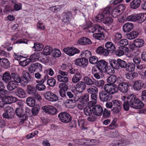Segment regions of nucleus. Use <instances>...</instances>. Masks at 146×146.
<instances>
[{"mask_svg":"<svg viewBox=\"0 0 146 146\" xmlns=\"http://www.w3.org/2000/svg\"><path fill=\"white\" fill-rule=\"evenodd\" d=\"M90 26H89L88 31L90 32L93 33L94 32H97L93 34V36L95 38L99 40H102L104 38V35L103 32L101 31V30L102 29V28L99 25L96 24L92 26L93 23H90Z\"/></svg>","mask_w":146,"mask_h":146,"instance_id":"obj_1","label":"nucleus"},{"mask_svg":"<svg viewBox=\"0 0 146 146\" xmlns=\"http://www.w3.org/2000/svg\"><path fill=\"white\" fill-rule=\"evenodd\" d=\"M130 104V106L135 109H140L144 106V104L141 100L137 98L134 95L131 94L129 95L127 98Z\"/></svg>","mask_w":146,"mask_h":146,"instance_id":"obj_2","label":"nucleus"},{"mask_svg":"<svg viewBox=\"0 0 146 146\" xmlns=\"http://www.w3.org/2000/svg\"><path fill=\"white\" fill-rule=\"evenodd\" d=\"M127 19L129 21L135 22L138 21L139 23H141L144 21L146 19V16L142 13L134 14L128 16Z\"/></svg>","mask_w":146,"mask_h":146,"instance_id":"obj_3","label":"nucleus"},{"mask_svg":"<svg viewBox=\"0 0 146 146\" xmlns=\"http://www.w3.org/2000/svg\"><path fill=\"white\" fill-rule=\"evenodd\" d=\"M60 120L62 122L68 123L72 119L70 115L66 112H62L58 115Z\"/></svg>","mask_w":146,"mask_h":146,"instance_id":"obj_4","label":"nucleus"},{"mask_svg":"<svg viewBox=\"0 0 146 146\" xmlns=\"http://www.w3.org/2000/svg\"><path fill=\"white\" fill-rule=\"evenodd\" d=\"M100 100L103 102H108L112 98V96L104 90L100 92L99 93Z\"/></svg>","mask_w":146,"mask_h":146,"instance_id":"obj_5","label":"nucleus"},{"mask_svg":"<svg viewBox=\"0 0 146 146\" xmlns=\"http://www.w3.org/2000/svg\"><path fill=\"white\" fill-rule=\"evenodd\" d=\"M104 91L110 94L111 95L117 92V86L115 85H113L109 84H106L104 86Z\"/></svg>","mask_w":146,"mask_h":146,"instance_id":"obj_6","label":"nucleus"},{"mask_svg":"<svg viewBox=\"0 0 146 146\" xmlns=\"http://www.w3.org/2000/svg\"><path fill=\"white\" fill-rule=\"evenodd\" d=\"M44 98L50 102H56L58 100L57 96L53 93L48 91L45 92L44 94Z\"/></svg>","mask_w":146,"mask_h":146,"instance_id":"obj_7","label":"nucleus"},{"mask_svg":"<svg viewBox=\"0 0 146 146\" xmlns=\"http://www.w3.org/2000/svg\"><path fill=\"white\" fill-rule=\"evenodd\" d=\"M113 109L111 111L115 113H119L121 110L122 103L121 102L117 100H113Z\"/></svg>","mask_w":146,"mask_h":146,"instance_id":"obj_8","label":"nucleus"},{"mask_svg":"<svg viewBox=\"0 0 146 146\" xmlns=\"http://www.w3.org/2000/svg\"><path fill=\"white\" fill-rule=\"evenodd\" d=\"M42 66L38 63H33L28 68L29 72L31 73H33L35 71H40L42 70Z\"/></svg>","mask_w":146,"mask_h":146,"instance_id":"obj_9","label":"nucleus"},{"mask_svg":"<svg viewBox=\"0 0 146 146\" xmlns=\"http://www.w3.org/2000/svg\"><path fill=\"white\" fill-rule=\"evenodd\" d=\"M5 110V112L3 115V117L4 118H11L14 117L15 115L14 110L11 107L7 106Z\"/></svg>","mask_w":146,"mask_h":146,"instance_id":"obj_10","label":"nucleus"},{"mask_svg":"<svg viewBox=\"0 0 146 146\" xmlns=\"http://www.w3.org/2000/svg\"><path fill=\"white\" fill-rule=\"evenodd\" d=\"M63 51L67 55L70 56L74 55V54L79 53L80 51L74 47H67L63 49Z\"/></svg>","mask_w":146,"mask_h":146,"instance_id":"obj_11","label":"nucleus"},{"mask_svg":"<svg viewBox=\"0 0 146 146\" xmlns=\"http://www.w3.org/2000/svg\"><path fill=\"white\" fill-rule=\"evenodd\" d=\"M74 64L77 66L84 68L88 65V61L87 59L81 57L80 58L76 59L75 61Z\"/></svg>","mask_w":146,"mask_h":146,"instance_id":"obj_12","label":"nucleus"},{"mask_svg":"<svg viewBox=\"0 0 146 146\" xmlns=\"http://www.w3.org/2000/svg\"><path fill=\"white\" fill-rule=\"evenodd\" d=\"M42 109L46 113L51 115H55L57 113L56 109L51 105H46L42 106Z\"/></svg>","mask_w":146,"mask_h":146,"instance_id":"obj_13","label":"nucleus"},{"mask_svg":"<svg viewBox=\"0 0 146 146\" xmlns=\"http://www.w3.org/2000/svg\"><path fill=\"white\" fill-rule=\"evenodd\" d=\"M93 106L92 110L94 115L99 116L102 114L103 110L102 107L100 105H96Z\"/></svg>","mask_w":146,"mask_h":146,"instance_id":"obj_14","label":"nucleus"},{"mask_svg":"<svg viewBox=\"0 0 146 146\" xmlns=\"http://www.w3.org/2000/svg\"><path fill=\"white\" fill-rule=\"evenodd\" d=\"M22 77L26 80L24 82L23 86H25L29 82H31L33 80V77L31 75L29 72L23 71L22 72Z\"/></svg>","mask_w":146,"mask_h":146,"instance_id":"obj_15","label":"nucleus"},{"mask_svg":"<svg viewBox=\"0 0 146 146\" xmlns=\"http://www.w3.org/2000/svg\"><path fill=\"white\" fill-rule=\"evenodd\" d=\"M144 85L141 80H136L133 82L132 87L134 90L139 91L143 88Z\"/></svg>","mask_w":146,"mask_h":146,"instance_id":"obj_16","label":"nucleus"},{"mask_svg":"<svg viewBox=\"0 0 146 146\" xmlns=\"http://www.w3.org/2000/svg\"><path fill=\"white\" fill-rule=\"evenodd\" d=\"M117 92L119 90L121 92L123 93H126L129 88V83L125 82L122 84L121 85L117 86Z\"/></svg>","mask_w":146,"mask_h":146,"instance_id":"obj_17","label":"nucleus"},{"mask_svg":"<svg viewBox=\"0 0 146 146\" xmlns=\"http://www.w3.org/2000/svg\"><path fill=\"white\" fill-rule=\"evenodd\" d=\"M97 65V69L100 71V72H102L104 70L105 67L108 65V63L104 60H100L98 61Z\"/></svg>","mask_w":146,"mask_h":146,"instance_id":"obj_18","label":"nucleus"},{"mask_svg":"<svg viewBox=\"0 0 146 146\" xmlns=\"http://www.w3.org/2000/svg\"><path fill=\"white\" fill-rule=\"evenodd\" d=\"M17 83L13 81H9L7 86V89L10 91H15L18 87Z\"/></svg>","mask_w":146,"mask_h":146,"instance_id":"obj_19","label":"nucleus"},{"mask_svg":"<svg viewBox=\"0 0 146 146\" xmlns=\"http://www.w3.org/2000/svg\"><path fill=\"white\" fill-rule=\"evenodd\" d=\"M72 16V13L70 11H68L66 13L64 12L62 14V22L65 24L69 22L70 18Z\"/></svg>","mask_w":146,"mask_h":146,"instance_id":"obj_20","label":"nucleus"},{"mask_svg":"<svg viewBox=\"0 0 146 146\" xmlns=\"http://www.w3.org/2000/svg\"><path fill=\"white\" fill-rule=\"evenodd\" d=\"M105 47L106 48V50H107L109 53H113L115 50L116 48L114 44L111 42H107L105 45Z\"/></svg>","mask_w":146,"mask_h":146,"instance_id":"obj_21","label":"nucleus"},{"mask_svg":"<svg viewBox=\"0 0 146 146\" xmlns=\"http://www.w3.org/2000/svg\"><path fill=\"white\" fill-rule=\"evenodd\" d=\"M78 43L80 44L86 45L91 44L92 42L89 38L86 37H82L78 40Z\"/></svg>","mask_w":146,"mask_h":146,"instance_id":"obj_22","label":"nucleus"},{"mask_svg":"<svg viewBox=\"0 0 146 146\" xmlns=\"http://www.w3.org/2000/svg\"><path fill=\"white\" fill-rule=\"evenodd\" d=\"M82 77V72L77 71L73 76L72 79V81L74 83H76L81 79Z\"/></svg>","mask_w":146,"mask_h":146,"instance_id":"obj_23","label":"nucleus"},{"mask_svg":"<svg viewBox=\"0 0 146 146\" xmlns=\"http://www.w3.org/2000/svg\"><path fill=\"white\" fill-rule=\"evenodd\" d=\"M15 113L17 115L21 117H23L25 118H23L22 119V122H24L25 120H26V117L25 115V114L23 110L21 108H17L15 110Z\"/></svg>","mask_w":146,"mask_h":146,"instance_id":"obj_24","label":"nucleus"},{"mask_svg":"<svg viewBox=\"0 0 146 146\" xmlns=\"http://www.w3.org/2000/svg\"><path fill=\"white\" fill-rule=\"evenodd\" d=\"M93 104L92 102H90L88 106H87L84 109V112L85 114L87 116L91 115L92 113V110L91 108L93 107Z\"/></svg>","mask_w":146,"mask_h":146,"instance_id":"obj_25","label":"nucleus"},{"mask_svg":"<svg viewBox=\"0 0 146 146\" xmlns=\"http://www.w3.org/2000/svg\"><path fill=\"white\" fill-rule=\"evenodd\" d=\"M141 0H133L129 5L130 7L132 9H136L138 8L140 6Z\"/></svg>","mask_w":146,"mask_h":146,"instance_id":"obj_26","label":"nucleus"},{"mask_svg":"<svg viewBox=\"0 0 146 146\" xmlns=\"http://www.w3.org/2000/svg\"><path fill=\"white\" fill-rule=\"evenodd\" d=\"M11 80L17 83H22L23 81L21 80V79L19 75L16 72H11Z\"/></svg>","mask_w":146,"mask_h":146,"instance_id":"obj_27","label":"nucleus"},{"mask_svg":"<svg viewBox=\"0 0 146 146\" xmlns=\"http://www.w3.org/2000/svg\"><path fill=\"white\" fill-rule=\"evenodd\" d=\"M96 52L98 54L106 56H108L109 54L108 50L102 46L98 47L96 50Z\"/></svg>","mask_w":146,"mask_h":146,"instance_id":"obj_28","label":"nucleus"},{"mask_svg":"<svg viewBox=\"0 0 146 146\" xmlns=\"http://www.w3.org/2000/svg\"><path fill=\"white\" fill-rule=\"evenodd\" d=\"M86 85L83 81L79 82L76 86V90L79 92H81L83 91L86 87Z\"/></svg>","mask_w":146,"mask_h":146,"instance_id":"obj_29","label":"nucleus"},{"mask_svg":"<svg viewBox=\"0 0 146 146\" xmlns=\"http://www.w3.org/2000/svg\"><path fill=\"white\" fill-rule=\"evenodd\" d=\"M15 91L16 94L18 97L23 98L25 97L26 93L24 90L21 88L18 87Z\"/></svg>","mask_w":146,"mask_h":146,"instance_id":"obj_30","label":"nucleus"},{"mask_svg":"<svg viewBox=\"0 0 146 146\" xmlns=\"http://www.w3.org/2000/svg\"><path fill=\"white\" fill-rule=\"evenodd\" d=\"M17 100V98L12 96H5L3 99V101L5 102L6 104H9L13 102H15Z\"/></svg>","mask_w":146,"mask_h":146,"instance_id":"obj_31","label":"nucleus"},{"mask_svg":"<svg viewBox=\"0 0 146 146\" xmlns=\"http://www.w3.org/2000/svg\"><path fill=\"white\" fill-rule=\"evenodd\" d=\"M133 27V25L131 23H128L125 24L123 27V31L126 33L130 31Z\"/></svg>","mask_w":146,"mask_h":146,"instance_id":"obj_32","label":"nucleus"},{"mask_svg":"<svg viewBox=\"0 0 146 146\" xmlns=\"http://www.w3.org/2000/svg\"><path fill=\"white\" fill-rule=\"evenodd\" d=\"M109 61L110 65L113 69H119L118 59L117 60L114 59H111L109 60Z\"/></svg>","mask_w":146,"mask_h":146,"instance_id":"obj_33","label":"nucleus"},{"mask_svg":"<svg viewBox=\"0 0 146 146\" xmlns=\"http://www.w3.org/2000/svg\"><path fill=\"white\" fill-rule=\"evenodd\" d=\"M0 64L5 68H8L10 66V63L9 60L5 58L1 59Z\"/></svg>","mask_w":146,"mask_h":146,"instance_id":"obj_34","label":"nucleus"},{"mask_svg":"<svg viewBox=\"0 0 146 146\" xmlns=\"http://www.w3.org/2000/svg\"><path fill=\"white\" fill-rule=\"evenodd\" d=\"M27 91L28 94L34 95L36 91V87L31 85H28L27 87Z\"/></svg>","mask_w":146,"mask_h":146,"instance_id":"obj_35","label":"nucleus"},{"mask_svg":"<svg viewBox=\"0 0 146 146\" xmlns=\"http://www.w3.org/2000/svg\"><path fill=\"white\" fill-rule=\"evenodd\" d=\"M117 80V76L112 74L108 76L107 79V81L109 84L113 85L116 82Z\"/></svg>","mask_w":146,"mask_h":146,"instance_id":"obj_36","label":"nucleus"},{"mask_svg":"<svg viewBox=\"0 0 146 146\" xmlns=\"http://www.w3.org/2000/svg\"><path fill=\"white\" fill-rule=\"evenodd\" d=\"M104 70H105L104 71V74L105 75H107V76H108V75L109 76L114 73L115 72L114 70L109 66H107Z\"/></svg>","mask_w":146,"mask_h":146,"instance_id":"obj_37","label":"nucleus"},{"mask_svg":"<svg viewBox=\"0 0 146 146\" xmlns=\"http://www.w3.org/2000/svg\"><path fill=\"white\" fill-rule=\"evenodd\" d=\"M144 42L142 39H137L135 40L134 44L132 46H135L137 48H139L142 47L143 45Z\"/></svg>","mask_w":146,"mask_h":146,"instance_id":"obj_38","label":"nucleus"},{"mask_svg":"<svg viewBox=\"0 0 146 146\" xmlns=\"http://www.w3.org/2000/svg\"><path fill=\"white\" fill-rule=\"evenodd\" d=\"M2 79L6 83L9 82L11 80V74L9 72H5L3 74Z\"/></svg>","mask_w":146,"mask_h":146,"instance_id":"obj_39","label":"nucleus"},{"mask_svg":"<svg viewBox=\"0 0 146 146\" xmlns=\"http://www.w3.org/2000/svg\"><path fill=\"white\" fill-rule=\"evenodd\" d=\"M125 75L126 78L129 80H132L134 78H136L138 76V74L136 72H128L125 74Z\"/></svg>","mask_w":146,"mask_h":146,"instance_id":"obj_40","label":"nucleus"},{"mask_svg":"<svg viewBox=\"0 0 146 146\" xmlns=\"http://www.w3.org/2000/svg\"><path fill=\"white\" fill-rule=\"evenodd\" d=\"M84 82L87 85L91 86L94 84L95 81L88 76H85L83 78Z\"/></svg>","mask_w":146,"mask_h":146,"instance_id":"obj_41","label":"nucleus"},{"mask_svg":"<svg viewBox=\"0 0 146 146\" xmlns=\"http://www.w3.org/2000/svg\"><path fill=\"white\" fill-rule=\"evenodd\" d=\"M135 68V65L133 63H127L125 67L126 70L129 72H132L133 71Z\"/></svg>","mask_w":146,"mask_h":146,"instance_id":"obj_42","label":"nucleus"},{"mask_svg":"<svg viewBox=\"0 0 146 146\" xmlns=\"http://www.w3.org/2000/svg\"><path fill=\"white\" fill-rule=\"evenodd\" d=\"M91 53L89 50H86L81 52L80 54V56L81 57L87 59L91 57Z\"/></svg>","mask_w":146,"mask_h":146,"instance_id":"obj_43","label":"nucleus"},{"mask_svg":"<svg viewBox=\"0 0 146 146\" xmlns=\"http://www.w3.org/2000/svg\"><path fill=\"white\" fill-rule=\"evenodd\" d=\"M98 90L97 87L95 86H92L87 88L88 92L90 94L94 93H98Z\"/></svg>","mask_w":146,"mask_h":146,"instance_id":"obj_44","label":"nucleus"},{"mask_svg":"<svg viewBox=\"0 0 146 146\" xmlns=\"http://www.w3.org/2000/svg\"><path fill=\"white\" fill-rule=\"evenodd\" d=\"M27 104L29 106L33 107L35 104V100L31 97H28L26 100Z\"/></svg>","mask_w":146,"mask_h":146,"instance_id":"obj_45","label":"nucleus"},{"mask_svg":"<svg viewBox=\"0 0 146 146\" xmlns=\"http://www.w3.org/2000/svg\"><path fill=\"white\" fill-rule=\"evenodd\" d=\"M139 35V33L137 31H133L127 34L128 38L130 40L136 38Z\"/></svg>","mask_w":146,"mask_h":146,"instance_id":"obj_46","label":"nucleus"},{"mask_svg":"<svg viewBox=\"0 0 146 146\" xmlns=\"http://www.w3.org/2000/svg\"><path fill=\"white\" fill-rule=\"evenodd\" d=\"M44 47L43 45L39 42H34V46L33 48L35 49V51H40L42 50Z\"/></svg>","mask_w":146,"mask_h":146,"instance_id":"obj_47","label":"nucleus"},{"mask_svg":"<svg viewBox=\"0 0 146 146\" xmlns=\"http://www.w3.org/2000/svg\"><path fill=\"white\" fill-rule=\"evenodd\" d=\"M113 146H126V143L124 141L116 140L113 141Z\"/></svg>","mask_w":146,"mask_h":146,"instance_id":"obj_48","label":"nucleus"},{"mask_svg":"<svg viewBox=\"0 0 146 146\" xmlns=\"http://www.w3.org/2000/svg\"><path fill=\"white\" fill-rule=\"evenodd\" d=\"M78 99L80 102H83L84 104H85V102L86 103L89 100V95L87 94H85Z\"/></svg>","mask_w":146,"mask_h":146,"instance_id":"obj_49","label":"nucleus"},{"mask_svg":"<svg viewBox=\"0 0 146 146\" xmlns=\"http://www.w3.org/2000/svg\"><path fill=\"white\" fill-rule=\"evenodd\" d=\"M52 51V48L49 46H47L44 48L43 53L45 55H50Z\"/></svg>","mask_w":146,"mask_h":146,"instance_id":"obj_50","label":"nucleus"},{"mask_svg":"<svg viewBox=\"0 0 146 146\" xmlns=\"http://www.w3.org/2000/svg\"><path fill=\"white\" fill-rule=\"evenodd\" d=\"M128 43V40L126 39H124L120 40L117 43L118 45L120 46L119 47V48L121 49L122 47L127 46Z\"/></svg>","mask_w":146,"mask_h":146,"instance_id":"obj_51","label":"nucleus"},{"mask_svg":"<svg viewBox=\"0 0 146 146\" xmlns=\"http://www.w3.org/2000/svg\"><path fill=\"white\" fill-rule=\"evenodd\" d=\"M52 54L53 56L55 58H58L61 55V52L60 50L56 48L52 50Z\"/></svg>","mask_w":146,"mask_h":146,"instance_id":"obj_52","label":"nucleus"},{"mask_svg":"<svg viewBox=\"0 0 146 146\" xmlns=\"http://www.w3.org/2000/svg\"><path fill=\"white\" fill-rule=\"evenodd\" d=\"M122 38V36L121 33H117L114 36L113 40L115 43H118V42Z\"/></svg>","mask_w":146,"mask_h":146,"instance_id":"obj_53","label":"nucleus"},{"mask_svg":"<svg viewBox=\"0 0 146 146\" xmlns=\"http://www.w3.org/2000/svg\"><path fill=\"white\" fill-rule=\"evenodd\" d=\"M58 80L60 82H63L64 83H67L68 82V78L66 77L60 75H58L57 76Z\"/></svg>","mask_w":146,"mask_h":146,"instance_id":"obj_54","label":"nucleus"},{"mask_svg":"<svg viewBox=\"0 0 146 146\" xmlns=\"http://www.w3.org/2000/svg\"><path fill=\"white\" fill-rule=\"evenodd\" d=\"M113 21V20L111 17L105 18L103 20V23L105 24L110 25L111 24Z\"/></svg>","mask_w":146,"mask_h":146,"instance_id":"obj_55","label":"nucleus"},{"mask_svg":"<svg viewBox=\"0 0 146 146\" xmlns=\"http://www.w3.org/2000/svg\"><path fill=\"white\" fill-rule=\"evenodd\" d=\"M111 11V9L110 7H107L104 9L102 13L103 15H104L105 17L106 16L110 14Z\"/></svg>","mask_w":146,"mask_h":146,"instance_id":"obj_56","label":"nucleus"},{"mask_svg":"<svg viewBox=\"0 0 146 146\" xmlns=\"http://www.w3.org/2000/svg\"><path fill=\"white\" fill-rule=\"evenodd\" d=\"M89 61L92 64H95L97 63L98 58L95 56H91L90 58Z\"/></svg>","mask_w":146,"mask_h":146,"instance_id":"obj_57","label":"nucleus"},{"mask_svg":"<svg viewBox=\"0 0 146 146\" xmlns=\"http://www.w3.org/2000/svg\"><path fill=\"white\" fill-rule=\"evenodd\" d=\"M56 83V81L54 78H51L47 80V84L49 86L53 87L55 86Z\"/></svg>","mask_w":146,"mask_h":146,"instance_id":"obj_58","label":"nucleus"},{"mask_svg":"<svg viewBox=\"0 0 146 146\" xmlns=\"http://www.w3.org/2000/svg\"><path fill=\"white\" fill-rule=\"evenodd\" d=\"M118 59L119 68L120 67L124 68L127 63L126 62L118 58Z\"/></svg>","mask_w":146,"mask_h":146,"instance_id":"obj_59","label":"nucleus"},{"mask_svg":"<svg viewBox=\"0 0 146 146\" xmlns=\"http://www.w3.org/2000/svg\"><path fill=\"white\" fill-rule=\"evenodd\" d=\"M30 62H31L30 59L29 58H27L23 61H20L19 64L22 66L25 67L29 64Z\"/></svg>","mask_w":146,"mask_h":146,"instance_id":"obj_60","label":"nucleus"},{"mask_svg":"<svg viewBox=\"0 0 146 146\" xmlns=\"http://www.w3.org/2000/svg\"><path fill=\"white\" fill-rule=\"evenodd\" d=\"M103 117L105 118H107L110 116V111L105 108L103 111Z\"/></svg>","mask_w":146,"mask_h":146,"instance_id":"obj_61","label":"nucleus"},{"mask_svg":"<svg viewBox=\"0 0 146 146\" xmlns=\"http://www.w3.org/2000/svg\"><path fill=\"white\" fill-rule=\"evenodd\" d=\"M42 84L41 83V84H36L35 86L36 89L40 91L44 90L46 88V86Z\"/></svg>","mask_w":146,"mask_h":146,"instance_id":"obj_62","label":"nucleus"},{"mask_svg":"<svg viewBox=\"0 0 146 146\" xmlns=\"http://www.w3.org/2000/svg\"><path fill=\"white\" fill-rule=\"evenodd\" d=\"M130 104L128 100L127 101H124L123 107L124 110L126 111H128L129 109Z\"/></svg>","mask_w":146,"mask_h":146,"instance_id":"obj_63","label":"nucleus"},{"mask_svg":"<svg viewBox=\"0 0 146 146\" xmlns=\"http://www.w3.org/2000/svg\"><path fill=\"white\" fill-rule=\"evenodd\" d=\"M94 72V77L98 79H100V74H102V72H100V71H99L98 69H95Z\"/></svg>","mask_w":146,"mask_h":146,"instance_id":"obj_64","label":"nucleus"}]
</instances>
